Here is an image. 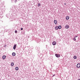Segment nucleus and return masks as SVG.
<instances>
[{"mask_svg": "<svg viewBox=\"0 0 80 80\" xmlns=\"http://www.w3.org/2000/svg\"><path fill=\"white\" fill-rule=\"evenodd\" d=\"M55 55L56 57H57V58H58V57H60V55L58 54H56Z\"/></svg>", "mask_w": 80, "mask_h": 80, "instance_id": "f257e3e1", "label": "nucleus"}, {"mask_svg": "<svg viewBox=\"0 0 80 80\" xmlns=\"http://www.w3.org/2000/svg\"><path fill=\"white\" fill-rule=\"evenodd\" d=\"M77 68H80V63H78L77 64Z\"/></svg>", "mask_w": 80, "mask_h": 80, "instance_id": "f03ea898", "label": "nucleus"}, {"mask_svg": "<svg viewBox=\"0 0 80 80\" xmlns=\"http://www.w3.org/2000/svg\"><path fill=\"white\" fill-rule=\"evenodd\" d=\"M57 43V42L55 41H53L52 42V44L53 45H55Z\"/></svg>", "mask_w": 80, "mask_h": 80, "instance_id": "7ed1b4c3", "label": "nucleus"}, {"mask_svg": "<svg viewBox=\"0 0 80 80\" xmlns=\"http://www.w3.org/2000/svg\"><path fill=\"white\" fill-rule=\"evenodd\" d=\"M16 47H17V44H15L14 45L13 47V50H15L16 48Z\"/></svg>", "mask_w": 80, "mask_h": 80, "instance_id": "20e7f679", "label": "nucleus"}, {"mask_svg": "<svg viewBox=\"0 0 80 80\" xmlns=\"http://www.w3.org/2000/svg\"><path fill=\"white\" fill-rule=\"evenodd\" d=\"M58 29H61V28H62V26L60 25L58 27Z\"/></svg>", "mask_w": 80, "mask_h": 80, "instance_id": "39448f33", "label": "nucleus"}, {"mask_svg": "<svg viewBox=\"0 0 80 80\" xmlns=\"http://www.w3.org/2000/svg\"><path fill=\"white\" fill-rule=\"evenodd\" d=\"M54 22L55 25H56V24L57 23V20H54Z\"/></svg>", "mask_w": 80, "mask_h": 80, "instance_id": "423d86ee", "label": "nucleus"}, {"mask_svg": "<svg viewBox=\"0 0 80 80\" xmlns=\"http://www.w3.org/2000/svg\"><path fill=\"white\" fill-rule=\"evenodd\" d=\"M65 28H67V29L68 28H69V26L68 25H67L66 26H65Z\"/></svg>", "mask_w": 80, "mask_h": 80, "instance_id": "0eeeda50", "label": "nucleus"}, {"mask_svg": "<svg viewBox=\"0 0 80 80\" xmlns=\"http://www.w3.org/2000/svg\"><path fill=\"white\" fill-rule=\"evenodd\" d=\"M5 58H6V56L4 55L2 56V58L4 60L5 59Z\"/></svg>", "mask_w": 80, "mask_h": 80, "instance_id": "6e6552de", "label": "nucleus"}, {"mask_svg": "<svg viewBox=\"0 0 80 80\" xmlns=\"http://www.w3.org/2000/svg\"><path fill=\"white\" fill-rule=\"evenodd\" d=\"M69 16H67L66 17V20H68L69 18Z\"/></svg>", "mask_w": 80, "mask_h": 80, "instance_id": "1a4fd4ad", "label": "nucleus"}, {"mask_svg": "<svg viewBox=\"0 0 80 80\" xmlns=\"http://www.w3.org/2000/svg\"><path fill=\"white\" fill-rule=\"evenodd\" d=\"M13 65H14V63L13 62H12L11 63V66H12V67H13Z\"/></svg>", "mask_w": 80, "mask_h": 80, "instance_id": "9d476101", "label": "nucleus"}, {"mask_svg": "<svg viewBox=\"0 0 80 80\" xmlns=\"http://www.w3.org/2000/svg\"><path fill=\"white\" fill-rule=\"evenodd\" d=\"M16 53L15 52H13L12 53V56H15Z\"/></svg>", "mask_w": 80, "mask_h": 80, "instance_id": "9b49d317", "label": "nucleus"}, {"mask_svg": "<svg viewBox=\"0 0 80 80\" xmlns=\"http://www.w3.org/2000/svg\"><path fill=\"white\" fill-rule=\"evenodd\" d=\"M77 57L76 56H74L73 58H74V59H77Z\"/></svg>", "mask_w": 80, "mask_h": 80, "instance_id": "f8f14e48", "label": "nucleus"}, {"mask_svg": "<svg viewBox=\"0 0 80 80\" xmlns=\"http://www.w3.org/2000/svg\"><path fill=\"white\" fill-rule=\"evenodd\" d=\"M15 70H16L17 71V70H18V67H16L15 68Z\"/></svg>", "mask_w": 80, "mask_h": 80, "instance_id": "ddd939ff", "label": "nucleus"}, {"mask_svg": "<svg viewBox=\"0 0 80 80\" xmlns=\"http://www.w3.org/2000/svg\"><path fill=\"white\" fill-rule=\"evenodd\" d=\"M55 29H56V30H58V26H56V27L55 28Z\"/></svg>", "mask_w": 80, "mask_h": 80, "instance_id": "4468645a", "label": "nucleus"}, {"mask_svg": "<svg viewBox=\"0 0 80 80\" xmlns=\"http://www.w3.org/2000/svg\"><path fill=\"white\" fill-rule=\"evenodd\" d=\"M38 7H40V3H38Z\"/></svg>", "mask_w": 80, "mask_h": 80, "instance_id": "2eb2a0df", "label": "nucleus"}, {"mask_svg": "<svg viewBox=\"0 0 80 80\" xmlns=\"http://www.w3.org/2000/svg\"><path fill=\"white\" fill-rule=\"evenodd\" d=\"M37 47H36V50H40V48H38L37 49Z\"/></svg>", "mask_w": 80, "mask_h": 80, "instance_id": "dca6fc26", "label": "nucleus"}, {"mask_svg": "<svg viewBox=\"0 0 80 80\" xmlns=\"http://www.w3.org/2000/svg\"><path fill=\"white\" fill-rule=\"evenodd\" d=\"M15 33H17V30L15 31Z\"/></svg>", "mask_w": 80, "mask_h": 80, "instance_id": "f3484780", "label": "nucleus"}, {"mask_svg": "<svg viewBox=\"0 0 80 80\" xmlns=\"http://www.w3.org/2000/svg\"><path fill=\"white\" fill-rule=\"evenodd\" d=\"M73 40H74V41H75V40H76V38H74L73 39Z\"/></svg>", "mask_w": 80, "mask_h": 80, "instance_id": "a211bd4d", "label": "nucleus"}, {"mask_svg": "<svg viewBox=\"0 0 80 80\" xmlns=\"http://www.w3.org/2000/svg\"><path fill=\"white\" fill-rule=\"evenodd\" d=\"M8 14H7L6 15V17H8Z\"/></svg>", "mask_w": 80, "mask_h": 80, "instance_id": "6ab92c4d", "label": "nucleus"}, {"mask_svg": "<svg viewBox=\"0 0 80 80\" xmlns=\"http://www.w3.org/2000/svg\"><path fill=\"white\" fill-rule=\"evenodd\" d=\"M54 76H55V74H54L52 76V77H54Z\"/></svg>", "mask_w": 80, "mask_h": 80, "instance_id": "aec40b11", "label": "nucleus"}, {"mask_svg": "<svg viewBox=\"0 0 80 80\" xmlns=\"http://www.w3.org/2000/svg\"><path fill=\"white\" fill-rule=\"evenodd\" d=\"M78 37V36H76L74 37V38H76V37Z\"/></svg>", "mask_w": 80, "mask_h": 80, "instance_id": "412c9836", "label": "nucleus"}, {"mask_svg": "<svg viewBox=\"0 0 80 80\" xmlns=\"http://www.w3.org/2000/svg\"><path fill=\"white\" fill-rule=\"evenodd\" d=\"M15 0L14 1L15 2H16L17 1V0Z\"/></svg>", "mask_w": 80, "mask_h": 80, "instance_id": "4be33fe9", "label": "nucleus"}, {"mask_svg": "<svg viewBox=\"0 0 80 80\" xmlns=\"http://www.w3.org/2000/svg\"><path fill=\"white\" fill-rule=\"evenodd\" d=\"M21 30H23V28H21Z\"/></svg>", "mask_w": 80, "mask_h": 80, "instance_id": "5701e85b", "label": "nucleus"}, {"mask_svg": "<svg viewBox=\"0 0 80 80\" xmlns=\"http://www.w3.org/2000/svg\"><path fill=\"white\" fill-rule=\"evenodd\" d=\"M66 5V3H64V5Z\"/></svg>", "mask_w": 80, "mask_h": 80, "instance_id": "b1692460", "label": "nucleus"}, {"mask_svg": "<svg viewBox=\"0 0 80 80\" xmlns=\"http://www.w3.org/2000/svg\"><path fill=\"white\" fill-rule=\"evenodd\" d=\"M78 80H80V79H79Z\"/></svg>", "mask_w": 80, "mask_h": 80, "instance_id": "393cba45", "label": "nucleus"}]
</instances>
